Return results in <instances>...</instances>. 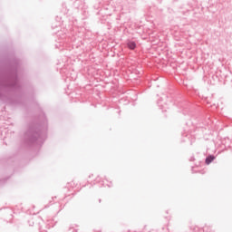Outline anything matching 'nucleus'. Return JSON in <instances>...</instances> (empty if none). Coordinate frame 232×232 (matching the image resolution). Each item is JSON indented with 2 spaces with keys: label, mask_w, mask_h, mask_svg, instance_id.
Masks as SVG:
<instances>
[{
  "label": "nucleus",
  "mask_w": 232,
  "mask_h": 232,
  "mask_svg": "<svg viewBox=\"0 0 232 232\" xmlns=\"http://www.w3.org/2000/svg\"><path fill=\"white\" fill-rule=\"evenodd\" d=\"M214 160H215V156H208V157L206 159L205 162H206V164L209 165V164L212 163Z\"/></svg>",
  "instance_id": "1"
},
{
  "label": "nucleus",
  "mask_w": 232,
  "mask_h": 232,
  "mask_svg": "<svg viewBox=\"0 0 232 232\" xmlns=\"http://www.w3.org/2000/svg\"><path fill=\"white\" fill-rule=\"evenodd\" d=\"M136 46L135 42H130L128 44V48H130V50H135Z\"/></svg>",
  "instance_id": "2"
}]
</instances>
